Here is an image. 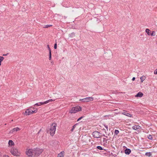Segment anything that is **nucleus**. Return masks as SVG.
<instances>
[{
    "label": "nucleus",
    "mask_w": 157,
    "mask_h": 157,
    "mask_svg": "<svg viewBox=\"0 0 157 157\" xmlns=\"http://www.w3.org/2000/svg\"><path fill=\"white\" fill-rule=\"evenodd\" d=\"M26 153L28 156V157H32L33 155H34V156H37L39 155V149L36 148H34L33 150L29 149L26 151Z\"/></svg>",
    "instance_id": "f257e3e1"
},
{
    "label": "nucleus",
    "mask_w": 157,
    "mask_h": 157,
    "mask_svg": "<svg viewBox=\"0 0 157 157\" xmlns=\"http://www.w3.org/2000/svg\"><path fill=\"white\" fill-rule=\"evenodd\" d=\"M37 109L36 108L30 107L29 109H27L25 111V114L26 115H29L33 113L36 112Z\"/></svg>",
    "instance_id": "f03ea898"
},
{
    "label": "nucleus",
    "mask_w": 157,
    "mask_h": 157,
    "mask_svg": "<svg viewBox=\"0 0 157 157\" xmlns=\"http://www.w3.org/2000/svg\"><path fill=\"white\" fill-rule=\"evenodd\" d=\"M56 126V124L55 123H53L51 125L49 132L51 136H53L55 134Z\"/></svg>",
    "instance_id": "7ed1b4c3"
},
{
    "label": "nucleus",
    "mask_w": 157,
    "mask_h": 157,
    "mask_svg": "<svg viewBox=\"0 0 157 157\" xmlns=\"http://www.w3.org/2000/svg\"><path fill=\"white\" fill-rule=\"evenodd\" d=\"M81 110V108L79 106H76L72 108L69 111V113H75L78 111Z\"/></svg>",
    "instance_id": "20e7f679"
},
{
    "label": "nucleus",
    "mask_w": 157,
    "mask_h": 157,
    "mask_svg": "<svg viewBox=\"0 0 157 157\" xmlns=\"http://www.w3.org/2000/svg\"><path fill=\"white\" fill-rule=\"evenodd\" d=\"M10 152L14 156H17L19 155H18V150L17 148H12L11 149Z\"/></svg>",
    "instance_id": "39448f33"
},
{
    "label": "nucleus",
    "mask_w": 157,
    "mask_h": 157,
    "mask_svg": "<svg viewBox=\"0 0 157 157\" xmlns=\"http://www.w3.org/2000/svg\"><path fill=\"white\" fill-rule=\"evenodd\" d=\"M94 98L93 97H87L82 99L79 100L80 101H82L83 102H88L90 101H92L93 100Z\"/></svg>",
    "instance_id": "423d86ee"
},
{
    "label": "nucleus",
    "mask_w": 157,
    "mask_h": 157,
    "mask_svg": "<svg viewBox=\"0 0 157 157\" xmlns=\"http://www.w3.org/2000/svg\"><path fill=\"white\" fill-rule=\"evenodd\" d=\"M101 134L99 132L95 131L93 133V136L95 138H98L100 137V134Z\"/></svg>",
    "instance_id": "0eeeda50"
},
{
    "label": "nucleus",
    "mask_w": 157,
    "mask_h": 157,
    "mask_svg": "<svg viewBox=\"0 0 157 157\" xmlns=\"http://www.w3.org/2000/svg\"><path fill=\"white\" fill-rule=\"evenodd\" d=\"M55 101V100H53L52 99H49L44 102H40V106L42 105H43L49 102H52Z\"/></svg>",
    "instance_id": "6e6552de"
},
{
    "label": "nucleus",
    "mask_w": 157,
    "mask_h": 157,
    "mask_svg": "<svg viewBox=\"0 0 157 157\" xmlns=\"http://www.w3.org/2000/svg\"><path fill=\"white\" fill-rule=\"evenodd\" d=\"M20 130V129L18 127L14 128L12 130L10 131V133H13L14 132H16L18 130Z\"/></svg>",
    "instance_id": "1a4fd4ad"
},
{
    "label": "nucleus",
    "mask_w": 157,
    "mask_h": 157,
    "mask_svg": "<svg viewBox=\"0 0 157 157\" xmlns=\"http://www.w3.org/2000/svg\"><path fill=\"white\" fill-rule=\"evenodd\" d=\"M124 152L126 154L129 155L131 152V150L127 148L125 150Z\"/></svg>",
    "instance_id": "9d476101"
},
{
    "label": "nucleus",
    "mask_w": 157,
    "mask_h": 157,
    "mask_svg": "<svg viewBox=\"0 0 157 157\" xmlns=\"http://www.w3.org/2000/svg\"><path fill=\"white\" fill-rule=\"evenodd\" d=\"M143 95V94L141 92H139L135 96L136 97H141Z\"/></svg>",
    "instance_id": "9b49d317"
},
{
    "label": "nucleus",
    "mask_w": 157,
    "mask_h": 157,
    "mask_svg": "<svg viewBox=\"0 0 157 157\" xmlns=\"http://www.w3.org/2000/svg\"><path fill=\"white\" fill-rule=\"evenodd\" d=\"M123 114L124 115H126L128 117H131L132 116V115L131 114H130L129 113H127V112L123 113Z\"/></svg>",
    "instance_id": "f8f14e48"
},
{
    "label": "nucleus",
    "mask_w": 157,
    "mask_h": 157,
    "mask_svg": "<svg viewBox=\"0 0 157 157\" xmlns=\"http://www.w3.org/2000/svg\"><path fill=\"white\" fill-rule=\"evenodd\" d=\"M8 144L10 146H13L14 144L13 141L12 140H9L8 142Z\"/></svg>",
    "instance_id": "ddd939ff"
},
{
    "label": "nucleus",
    "mask_w": 157,
    "mask_h": 157,
    "mask_svg": "<svg viewBox=\"0 0 157 157\" xmlns=\"http://www.w3.org/2000/svg\"><path fill=\"white\" fill-rule=\"evenodd\" d=\"M146 78V77L144 76H143L141 77L140 78V79L141 80V82H143L144 80Z\"/></svg>",
    "instance_id": "4468645a"
},
{
    "label": "nucleus",
    "mask_w": 157,
    "mask_h": 157,
    "mask_svg": "<svg viewBox=\"0 0 157 157\" xmlns=\"http://www.w3.org/2000/svg\"><path fill=\"white\" fill-rule=\"evenodd\" d=\"M150 31V30L148 29H147L145 30L146 32L149 36L151 35V33L149 32Z\"/></svg>",
    "instance_id": "2eb2a0df"
},
{
    "label": "nucleus",
    "mask_w": 157,
    "mask_h": 157,
    "mask_svg": "<svg viewBox=\"0 0 157 157\" xmlns=\"http://www.w3.org/2000/svg\"><path fill=\"white\" fill-rule=\"evenodd\" d=\"M152 154L151 152H147L145 153V155L148 157H150L151 156Z\"/></svg>",
    "instance_id": "dca6fc26"
},
{
    "label": "nucleus",
    "mask_w": 157,
    "mask_h": 157,
    "mask_svg": "<svg viewBox=\"0 0 157 157\" xmlns=\"http://www.w3.org/2000/svg\"><path fill=\"white\" fill-rule=\"evenodd\" d=\"M63 152H61L60 153L58 154V157H63Z\"/></svg>",
    "instance_id": "f3484780"
},
{
    "label": "nucleus",
    "mask_w": 157,
    "mask_h": 157,
    "mask_svg": "<svg viewBox=\"0 0 157 157\" xmlns=\"http://www.w3.org/2000/svg\"><path fill=\"white\" fill-rule=\"evenodd\" d=\"M139 126H136V125L132 127V128L133 129L136 130L138 128H139L138 127H139Z\"/></svg>",
    "instance_id": "a211bd4d"
},
{
    "label": "nucleus",
    "mask_w": 157,
    "mask_h": 157,
    "mask_svg": "<svg viewBox=\"0 0 157 157\" xmlns=\"http://www.w3.org/2000/svg\"><path fill=\"white\" fill-rule=\"evenodd\" d=\"M77 124H75V125H74L72 127V129H71V132H73L74 131V130L75 128L76 127V125Z\"/></svg>",
    "instance_id": "6ab92c4d"
},
{
    "label": "nucleus",
    "mask_w": 157,
    "mask_h": 157,
    "mask_svg": "<svg viewBox=\"0 0 157 157\" xmlns=\"http://www.w3.org/2000/svg\"><path fill=\"white\" fill-rule=\"evenodd\" d=\"M148 138L149 139L152 140L153 139L152 136L151 135L148 136Z\"/></svg>",
    "instance_id": "aec40b11"
},
{
    "label": "nucleus",
    "mask_w": 157,
    "mask_h": 157,
    "mask_svg": "<svg viewBox=\"0 0 157 157\" xmlns=\"http://www.w3.org/2000/svg\"><path fill=\"white\" fill-rule=\"evenodd\" d=\"M52 26V25H47L43 27V28H48Z\"/></svg>",
    "instance_id": "412c9836"
},
{
    "label": "nucleus",
    "mask_w": 157,
    "mask_h": 157,
    "mask_svg": "<svg viewBox=\"0 0 157 157\" xmlns=\"http://www.w3.org/2000/svg\"><path fill=\"white\" fill-rule=\"evenodd\" d=\"M119 133V131L118 130H115L114 131V134L117 135Z\"/></svg>",
    "instance_id": "4be33fe9"
},
{
    "label": "nucleus",
    "mask_w": 157,
    "mask_h": 157,
    "mask_svg": "<svg viewBox=\"0 0 157 157\" xmlns=\"http://www.w3.org/2000/svg\"><path fill=\"white\" fill-rule=\"evenodd\" d=\"M70 36L71 37H73L75 36V34L74 33H72L70 34Z\"/></svg>",
    "instance_id": "5701e85b"
},
{
    "label": "nucleus",
    "mask_w": 157,
    "mask_h": 157,
    "mask_svg": "<svg viewBox=\"0 0 157 157\" xmlns=\"http://www.w3.org/2000/svg\"><path fill=\"white\" fill-rule=\"evenodd\" d=\"M108 140L106 139L105 138H103V141L104 142V143H106L107 142V141Z\"/></svg>",
    "instance_id": "b1692460"
},
{
    "label": "nucleus",
    "mask_w": 157,
    "mask_h": 157,
    "mask_svg": "<svg viewBox=\"0 0 157 157\" xmlns=\"http://www.w3.org/2000/svg\"><path fill=\"white\" fill-rule=\"evenodd\" d=\"M155 31H153L152 32V33H151V36H155Z\"/></svg>",
    "instance_id": "393cba45"
},
{
    "label": "nucleus",
    "mask_w": 157,
    "mask_h": 157,
    "mask_svg": "<svg viewBox=\"0 0 157 157\" xmlns=\"http://www.w3.org/2000/svg\"><path fill=\"white\" fill-rule=\"evenodd\" d=\"M49 60H51L52 58V54H51V52H49Z\"/></svg>",
    "instance_id": "a878e982"
},
{
    "label": "nucleus",
    "mask_w": 157,
    "mask_h": 157,
    "mask_svg": "<svg viewBox=\"0 0 157 157\" xmlns=\"http://www.w3.org/2000/svg\"><path fill=\"white\" fill-rule=\"evenodd\" d=\"M97 148L100 150H103L102 148L100 146H98L97 147Z\"/></svg>",
    "instance_id": "bb28decb"
},
{
    "label": "nucleus",
    "mask_w": 157,
    "mask_h": 157,
    "mask_svg": "<svg viewBox=\"0 0 157 157\" xmlns=\"http://www.w3.org/2000/svg\"><path fill=\"white\" fill-rule=\"evenodd\" d=\"M4 58L2 56H0V62H2L4 59Z\"/></svg>",
    "instance_id": "cd10ccee"
},
{
    "label": "nucleus",
    "mask_w": 157,
    "mask_h": 157,
    "mask_svg": "<svg viewBox=\"0 0 157 157\" xmlns=\"http://www.w3.org/2000/svg\"><path fill=\"white\" fill-rule=\"evenodd\" d=\"M47 46L48 48V49L49 51V52H51V49L49 47V45H48Z\"/></svg>",
    "instance_id": "c85d7f7f"
},
{
    "label": "nucleus",
    "mask_w": 157,
    "mask_h": 157,
    "mask_svg": "<svg viewBox=\"0 0 157 157\" xmlns=\"http://www.w3.org/2000/svg\"><path fill=\"white\" fill-rule=\"evenodd\" d=\"M83 117H79V118H78V119L77 121H80V120H81L82 119Z\"/></svg>",
    "instance_id": "c756f323"
},
{
    "label": "nucleus",
    "mask_w": 157,
    "mask_h": 157,
    "mask_svg": "<svg viewBox=\"0 0 157 157\" xmlns=\"http://www.w3.org/2000/svg\"><path fill=\"white\" fill-rule=\"evenodd\" d=\"M54 48L55 49H56L57 48V44L56 43L54 45Z\"/></svg>",
    "instance_id": "7c9ffc66"
},
{
    "label": "nucleus",
    "mask_w": 157,
    "mask_h": 157,
    "mask_svg": "<svg viewBox=\"0 0 157 157\" xmlns=\"http://www.w3.org/2000/svg\"><path fill=\"white\" fill-rule=\"evenodd\" d=\"M154 73L155 74H157V69L155 70L154 71Z\"/></svg>",
    "instance_id": "2f4dec72"
},
{
    "label": "nucleus",
    "mask_w": 157,
    "mask_h": 157,
    "mask_svg": "<svg viewBox=\"0 0 157 157\" xmlns=\"http://www.w3.org/2000/svg\"><path fill=\"white\" fill-rule=\"evenodd\" d=\"M104 126L107 129V130H108V126L107 125H106L105 124H104Z\"/></svg>",
    "instance_id": "473e14b6"
},
{
    "label": "nucleus",
    "mask_w": 157,
    "mask_h": 157,
    "mask_svg": "<svg viewBox=\"0 0 157 157\" xmlns=\"http://www.w3.org/2000/svg\"><path fill=\"white\" fill-rule=\"evenodd\" d=\"M43 150L42 149H40V153H41L43 152Z\"/></svg>",
    "instance_id": "72a5a7b5"
},
{
    "label": "nucleus",
    "mask_w": 157,
    "mask_h": 157,
    "mask_svg": "<svg viewBox=\"0 0 157 157\" xmlns=\"http://www.w3.org/2000/svg\"><path fill=\"white\" fill-rule=\"evenodd\" d=\"M36 105L39 106V105L38 103H37L34 106H36Z\"/></svg>",
    "instance_id": "f704fd0d"
},
{
    "label": "nucleus",
    "mask_w": 157,
    "mask_h": 157,
    "mask_svg": "<svg viewBox=\"0 0 157 157\" xmlns=\"http://www.w3.org/2000/svg\"><path fill=\"white\" fill-rule=\"evenodd\" d=\"M135 78L134 77L132 78V80L133 81H134L135 80Z\"/></svg>",
    "instance_id": "c9c22d12"
},
{
    "label": "nucleus",
    "mask_w": 157,
    "mask_h": 157,
    "mask_svg": "<svg viewBox=\"0 0 157 157\" xmlns=\"http://www.w3.org/2000/svg\"><path fill=\"white\" fill-rule=\"evenodd\" d=\"M8 53H7V54H5H5H3V56H7V55H8Z\"/></svg>",
    "instance_id": "e433bc0d"
},
{
    "label": "nucleus",
    "mask_w": 157,
    "mask_h": 157,
    "mask_svg": "<svg viewBox=\"0 0 157 157\" xmlns=\"http://www.w3.org/2000/svg\"><path fill=\"white\" fill-rule=\"evenodd\" d=\"M4 157H9L7 155H6L4 156Z\"/></svg>",
    "instance_id": "4c0bfd02"
},
{
    "label": "nucleus",
    "mask_w": 157,
    "mask_h": 157,
    "mask_svg": "<svg viewBox=\"0 0 157 157\" xmlns=\"http://www.w3.org/2000/svg\"><path fill=\"white\" fill-rule=\"evenodd\" d=\"M103 136H105V134H103Z\"/></svg>",
    "instance_id": "58836bf2"
},
{
    "label": "nucleus",
    "mask_w": 157,
    "mask_h": 157,
    "mask_svg": "<svg viewBox=\"0 0 157 157\" xmlns=\"http://www.w3.org/2000/svg\"><path fill=\"white\" fill-rule=\"evenodd\" d=\"M105 137H106V138H107V137H108V136H105Z\"/></svg>",
    "instance_id": "ea45409f"
},
{
    "label": "nucleus",
    "mask_w": 157,
    "mask_h": 157,
    "mask_svg": "<svg viewBox=\"0 0 157 157\" xmlns=\"http://www.w3.org/2000/svg\"><path fill=\"white\" fill-rule=\"evenodd\" d=\"M1 62H0V66L1 65Z\"/></svg>",
    "instance_id": "a19ab883"
},
{
    "label": "nucleus",
    "mask_w": 157,
    "mask_h": 157,
    "mask_svg": "<svg viewBox=\"0 0 157 157\" xmlns=\"http://www.w3.org/2000/svg\"><path fill=\"white\" fill-rule=\"evenodd\" d=\"M39 133V131L38 132V134Z\"/></svg>",
    "instance_id": "79ce46f5"
}]
</instances>
